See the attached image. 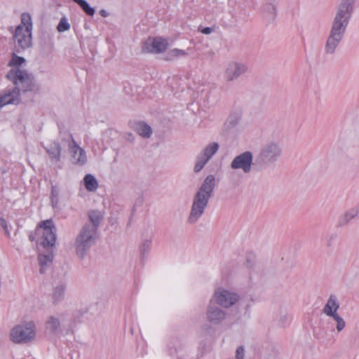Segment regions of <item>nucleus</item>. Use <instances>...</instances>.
I'll return each mask as SVG.
<instances>
[{"mask_svg":"<svg viewBox=\"0 0 359 359\" xmlns=\"http://www.w3.org/2000/svg\"><path fill=\"white\" fill-rule=\"evenodd\" d=\"M215 187V177L213 175H208L193 197L192 205L187 219L189 224H195L203 215L208 206V201L212 196Z\"/></svg>","mask_w":359,"mask_h":359,"instance_id":"nucleus-1","label":"nucleus"},{"mask_svg":"<svg viewBox=\"0 0 359 359\" xmlns=\"http://www.w3.org/2000/svg\"><path fill=\"white\" fill-rule=\"evenodd\" d=\"M25 62L24 57L13 53L8 62L11 69L7 73L6 78L15 86L20 87L23 91H31L34 89V81L31 74L20 67Z\"/></svg>","mask_w":359,"mask_h":359,"instance_id":"nucleus-2","label":"nucleus"},{"mask_svg":"<svg viewBox=\"0 0 359 359\" xmlns=\"http://www.w3.org/2000/svg\"><path fill=\"white\" fill-rule=\"evenodd\" d=\"M32 19L29 13H23L20 16V24L13 32L15 50L18 52L29 48L32 44Z\"/></svg>","mask_w":359,"mask_h":359,"instance_id":"nucleus-3","label":"nucleus"},{"mask_svg":"<svg viewBox=\"0 0 359 359\" xmlns=\"http://www.w3.org/2000/svg\"><path fill=\"white\" fill-rule=\"evenodd\" d=\"M97 233L93 226L83 225L79 231L74 243L76 255L83 259L90 248L95 243Z\"/></svg>","mask_w":359,"mask_h":359,"instance_id":"nucleus-4","label":"nucleus"},{"mask_svg":"<svg viewBox=\"0 0 359 359\" xmlns=\"http://www.w3.org/2000/svg\"><path fill=\"white\" fill-rule=\"evenodd\" d=\"M11 341L17 344L33 341L36 337V325L33 321H24L15 325L10 332Z\"/></svg>","mask_w":359,"mask_h":359,"instance_id":"nucleus-5","label":"nucleus"},{"mask_svg":"<svg viewBox=\"0 0 359 359\" xmlns=\"http://www.w3.org/2000/svg\"><path fill=\"white\" fill-rule=\"evenodd\" d=\"M339 307L340 303L337 297L332 294L329 296L322 310L323 314L336 322V330L338 332H341L346 327L344 319L338 313Z\"/></svg>","mask_w":359,"mask_h":359,"instance_id":"nucleus-6","label":"nucleus"},{"mask_svg":"<svg viewBox=\"0 0 359 359\" xmlns=\"http://www.w3.org/2000/svg\"><path fill=\"white\" fill-rule=\"evenodd\" d=\"M238 300L239 295L236 292L219 287L215 290L210 302H213L222 308L228 309L234 306Z\"/></svg>","mask_w":359,"mask_h":359,"instance_id":"nucleus-7","label":"nucleus"},{"mask_svg":"<svg viewBox=\"0 0 359 359\" xmlns=\"http://www.w3.org/2000/svg\"><path fill=\"white\" fill-rule=\"evenodd\" d=\"M282 155V147L278 141H269L262 147L258 158L261 162L270 163L276 161Z\"/></svg>","mask_w":359,"mask_h":359,"instance_id":"nucleus-8","label":"nucleus"},{"mask_svg":"<svg viewBox=\"0 0 359 359\" xmlns=\"http://www.w3.org/2000/svg\"><path fill=\"white\" fill-rule=\"evenodd\" d=\"M248 67L245 63L232 60L226 64L224 76L226 81L232 82L248 72Z\"/></svg>","mask_w":359,"mask_h":359,"instance_id":"nucleus-9","label":"nucleus"},{"mask_svg":"<svg viewBox=\"0 0 359 359\" xmlns=\"http://www.w3.org/2000/svg\"><path fill=\"white\" fill-rule=\"evenodd\" d=\"M39 228L42 231L41 245L43 247L54 246L56 241V235L53 221L48 219L41 222Z\"/></svg>","mask_w":359,"mask_h":359,"instance_id":"nucleus-10","label":"nucleus"},{"mask_svg":"<svg viewBox=\"0 0 359 359\" xmlns=\"http://www.w3.org/2000/svg\"><path fill=\"white\" fill-rule=\"evenodd\" d=\"M253 154L246 151L236 156L231 163V168L233 170H241L244 173H249L252 170Z\"/></svg>","mask_w":359,"mask_h":359,"instance_id":"nucleus-11","label":"nucleus"},{"mask_svg":"<svg viewBox=\"0 0 359 359\" xmlns=\"http://www.w3.org/2000/svg\"><path fill=\"white\" fill-rule=\"evenodd\" d=\"M68 147L74 164L83 165L87 162V156L85 150L76 143L72 136Z\"/></svg>","mask_w":359,"mask_h":359,"instance_id":"nucleus-12","label":"nucleus"},{"mask_svg":"<svg viewBox=\"0 0 359 359\" xmlns=\"http://www.w3.org/2000/svg\"><path fill=\"white\" fill-rule=\"evenodd\" d=\"M344 36V34L331 28L325 44V53L328 55H333L342 41Z\"/></svg>","mask_w":359,"mask_h":359,"instance_id":"nucleus-13","label":"nucleus"},{"mask_svg":"<svg viewBox=\"0 0 359 359\" xmlns=\"http://www.w3.org/2000/svg\"><path fill=\"white\" fill-rule=\"evenodd\" d=\"M168 48V42L165 39L161 37L148 39L143 47L144 53H159L164 52Z\"/></svg>","mask_w":359,"mask_h":359,"instance_id":"nucleus-14","label":"nucleus"},{"mask_svg":"<svg viewBox=\"0 0 359 359\" xmlns=\"http://www.w3.org/2000/svg\"><path fill=\"white\" fill-rule=\"evenodd\" d=\"M20 91L24 92L19 86H15L11 89L6 90L0 94V102L2 107L7 104H18L21 100Z\"/></svg>","mask_w":359,"mask_h":359,"instance_id":"nucleus-15","label":"nucleus"},{"mask_svg":"<svg viewBox=\"0 0 359 359\" xmlns=\"http://www.w3.org/2000/svg\"><path fill=\"white\" fill-rule=\"evenodd\" d=\"M205 316L210 323L219 325L226 320V313L222 309L210 304L208 306Z\"/></svg>","mask_w":359,"mask_h":359,"instance_id":"nucleus-16","label":"nucleus"},{"mask_svg":"<svg viewBox=\"0 0 359 359\" xmlns=\"http://www.w3.org/2000/svg\"><path fill=\"white\" fill-rule=\"evenodd\" d=\"M356 0H339L335 13L351 19L355 10Z\"/></svg>","mask_w":359,"mask_h":359,"instance_id":"nucleus-17","label":"nucleus"},{"mask_svg":"<svg viewBox=\"0 0 359 359\" xmlns=\"http://www.w3.org/2000/svg\"><path fill=\"white\" fill-rule=\"evenodd\" d=\"M351 18L334 14V17L332 22L331 28L345 34L346 30L349 25Z\"/></svg>","mask_w":359,"mask_h":359,"instance_id":"nucleus-18","label":"nucleus"},{"mask_svg":"<svg viewBox=\"0 0 359 359\" xmlns=\"http://www.w3.org/2000/svg\"><path fill=\"white\" fill-rule=\"evenodd\" d=\"M44 148L53 161L55 162L60 161L62 148L58 142L52 141L47 143Z\"/></svg>","mask_w":359,"mask_h":359,"instance_id":"nucleus-19","label":"nucleus"},{"mask_svg":"<svg viewBox=\"0 0 359 359\" xmlns=\"http://www.w3.org/2000/svg\"><path fill=\"white\" fill-rule=\"evenodd\" d=\"M62 321V315L57 314L54 316H50L48 317L47 320L46 327L51 332H56L60 328Z\"/></svg>","mask_w":359,"mask_h":359,"instance_id":"nucleus-20","label":"nucleus"},{"mask_svg":"<svg viewBox=\"0 0 359 359\" xmlns=\"http://www.w3.org/2000/svg\"><path fill=\"white\" fill-rule=\"evenodd\" d=\"M53 259V254L52 252H47L46 253L40 254L38 257L39 264L40 266V273H43L45 269L50 266Z\"/></svg>","mask_w":359,"mask_h":359,"instance_id":"nucleus-21","label":"nucleus"},{"mask_svg":"<svg viewBox=\"0 0 359 359\" xmlns=\"http://www.w3.org/2000/svg\"><path fill=\"white\" fill-rule=\"evenodd\" d=\"M134 129L139 135L144 138H149L152 135L151 128L144 122L135 123Z\"/></svg>","mask_w":359,"mask_h":359,"instance_id":"nucleus-22","label":"nucleus"},{"mask_svg":"<svg viewBox=\"0 0 359 359\" xmlns=\"http://www.w3.org/2000/svg\"><path fill=\"white\" fill-rule=\"evenodd\" d=\"M88 217L90 222L85 224L86 226H93L95 230H97V227L102 219L103 215L100 211L98 210H90L88 212Z\"/></svg>","mask_w":359,"mask_h":359,"instance_id":"nucleus-23","label":"nucleus"},{"mask_svg":"<svg viewBox=\"0 0 359 359\" xmlns=\"http://www.w3.org/2000/svg\"><path fill=\"white\" fill-rule=\"evenodd\" d=\"M358 215L357 208H352L347 210L339 219V224L341 226L348 224L351 219L356 217Z\"/></svg>","mask_w":359,"mask_h":359,"instance_id":"nucleus-24","label":"nucleus"},{"mask_svg":"<svg viewBox=\"0 0 359 359\" xmlns=\"http://www.w3.org/2000/svg\"><path fill=\"white\" fill-rule=\"evenodd\" d=\"M66 285L64 283L56 285L53 292L52 297L55 304L62 300L65 296Z\"/></svg>","mask_w":359,"mask_h":359,"instance_id":"nucleus-25","label":"nucleus"},{"mask_svg":"<svg viewBox=\"0 0 359 359\" xmlns=\"http://www.w3.org/2000/svg\"><path fill=\"white\" fill-rule=\"evenodd\" d=\"M219 149V144L216 142H212L208 144L203 151L200 154L203 157L209 161L212 156L217 152Z\"/></svg>","mask_w":359,"mask_h":359,"instance_id":"nucleus-26","label":"nucleus"},{"mask_svg":"<svg viewBox=\"0 0 359 359\" xmlns=\"http://www.w3.org/2000/svg\"><path fill=\"white\" fill-rule=\"evenodd\" d=\"M83 182L85 187L89 191H95L98 187L97 180L90 174H88L85 176Z\"/></svg>","mask_w":359,"mask_h":359,"instance_id":"nucleus-27","label":"nucleus"},{"mask_svg":"<svg viewBox=\"0 0 359 359\" xmlns=\"http://www.w3.org/2000/svg\"><path fill=\"white\" fill-rule=\"evenodd\" d=\"M52 207L55 209L60 205V189L56 185H53L50 196Z\"/></svg>","mask_w":359,"mask_h":359,"instance_id":"nucleus-28","label":"nucleus"},{"mask_svg":"<svg viewBox=\"0 0 359 359\" xmlns=\"http://www.w3.org/2000/svg\"><path fill=\"white\" fill-rule=\"evenodd\" d=\"M242 118V112L241 111H235L231 112L227 118L226 123L231 127L237 126Z\"/></svg>","mask_w":359,"mask_h":359,"instance_id":"nucleus-29","label":"nucleus"},{"mask_svg":"<svg viewBox=\"0 0 359 359\" xmlns=\"http://www.w3.org/2000/svg\"><path fill=\"white\" fill-rule=\"evenodd\" d=\"M72 1L76 3L88 15L93 16L94 15L95 9L90 7L86 0Z\"/></svg>","mask_w":359,"mask_h":359,"instance_id":"nucleus-30","label":"nucleus"},{"mask_svg":"<svg viewBox=\"0 0 359 359\" xmlns=\"http://www.w3.org/2000/svg\"><path fill=\"white\" fill-rule=\"evenodd\" d=\"M188 55V52L185 50L174 48L169 51L168 56L170 60H174L177 57H182L187 56Z\"/></svg>","mask_w":359,"mask_h":359,"instance_id":"nucleus-31","label":"nucleus"},{"mask_svg":"<svg viewBox=\"0 0 359 359\" xmlns=\"http://www.w3.org/2000/svg\"><path fill=\"white\" fill-rule=\"evenodd\" d=\"M70 27L71 26L67 18L66 17H62L57 26V30L59 32H64L69 30Z\"/></svg>","mask_w":359,"mask_h":359,"instance_id":"nucleus-32","label":"nucleus"},{"mask_svg":"<svg viewBox=\"0 0 359 359\" xmlns=\"http://www.w3.org/2000/svg\"><path fill=\"white\" fill-rule=\"evenodd\" d=\"M208 162V161L207 159L199 154L197 157L196 162L194 168V172H200Z\"/></svg>","mask_w":359,"mask_h":359,"instance_id":"nucleus-33","label":"nucleus"},{"mask_svg":"<svg viewBox=\"0 0 359 359\" xmlns=\"http://www.w3.org/2000/svg\"><path fill=\"white\" fill-rule=\"evenodd\" d=\"M0 225L4 229L5 233L6 235L9 236L10 233H9V231L8 229V226H7L6 221L4 218H2V217L0 218Z\"/></svg>","mask_w":359,"mask_h":359,"instance_id":"nucleus-34","label":"nucleus"},{"mask_svg":"<svg viewBox=\"0 0 359 359\" xmlns=\"http://www.w3.org/2000/svg\"><path fill=\"white\" fill-rule=\"evenodd\" d=\"M149 241L145 242L141 247V250L143 253H144L149 248Z\"/></svg>","mask_w":359,"mask_h":359,"instance_id":"nucleus-35","label":"nucleus"},{"mask_svg":"<svg viewBox=\"0 0 359 359\" xmlns=\"http://www.w3.org/2000/svg\"><path fill=\"white\" fill-rule=\"evenodd\" d=\"M213 29L211 27H205L201 29V32L204 34H210L212 32Z\"/></svg>","mask_w":359,"mask_h":359,"instance_id":"nucleus-36","label":"nucleus"},{"mask_svg":"<svg viewBox=\"0 0 359 359\" xmlns=\"http://www.w3.org/2000/svg\"><path fill=\"white\" fill-rule=\"evenodd\" d=\"M287 319L288 316L286 314H285L280 318V322L281 323H285L287 321Z\"/></svg>","mask_w":359,"mask_h":359,"instance_id":"nucleus-37","label":"nucleus"},{"mask_svg":"<svg viewBox=\"0 0 359 359\" xmlns=\"http://www.w3.org/2000/svg\"><path fill=\"white\" fill-rule=\"evenodd\" d=\"M100 13L102 17L106 18L108 16V13L104 9L100 10Z\"/></svg>","mask_w":359,"mask_h":359,"instance_id":"nucleus-38","label":"nucleus"},{"mask_svg":"<svg viewBox=\"0 0 359 359\" xmlns=\"http://www.w3.org/2000/svg\"><path fill=\"white\" fill-rule=\"evenodd\" d=\"M128 139L129 140H130V141H133V140H134V139H135V137H134V136H133L132 134H130H130L128 135Z\"/></svg>","mask_w":359,"mask_h":359,"instance_id":"nucleus-39","label":"nucleus"},{"mask_svg":"<svg viewBox=\"0 0 359 359\" xmlns=\"http://www.w3.org/2000/svg\"><path fill=\"white\" fill-rule=\"evenodd\" d=\"M269 6L270 7H271V8H272V10H273V12H275V11H276V7H275V6H273V5H272V4H270V5H269Z\"/></svg>","mask_w":359,"mask_h":359,"instance_id":"nucleus-40","label":"nucleus"}]
</instances>
